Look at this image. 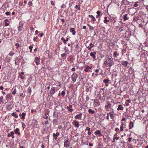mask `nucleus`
<instances>
[{
  "label": "nucleus",
  "mask_w": 148,
  "mask_h": 148,
  "mask_svg": "<svg viewBox=\"0 0 148 148\" xmlns=\"http://www.w3.org/2000/svg\"><path fill=\"white\" fill-rule=\"evenodd\" d=\"M114 64L113 60L111 58L108 57L106 60L104 61L103 65L106 67L110 68Z\"/></svg>",
  "instance_id": "nucleus-1"
},
{
  "label": "nucleus",
  "mask_w": 148,
  "mask_h": 148,
  "mask_svg": "<svg viewBox=\"0 0 148 148\" xmlns=\"http://www.w3.org/2000/svg\"><path fill=\"white\" fill-rule=\"evenodd\" d=\"M79 122L77 121L76 120H74L73 121L72 124L74 125V126L76 128H78L79 127Z\"/></svg>",
  "instance_id": "nucleus-2"
},
{
  "label": "nucleus",
  "mask_w": 148,
  "mask_h": 148,
  "mask_svg": "<svg viewBox=\"0 0 148 148\" xmlns=\"http://www.w3.org/2000/svg\"><path fill=\"white\" fill-rule=\"evenodd\" d=\"M77 74L75 73H73L72 77V80L73 82H75L76 81V79L77 78Z\"/></svg>",
  "instance_id": "nucleus-3"
},
{
  "label": "nucleus",
  "mask_w": 148,
  "mask_h": 148,
  "mask_svg": "<svg viewBox=\"0 0 148 148\" xmlns=\"http://www.w3.org/2000/svg\"><path fill=\"white\" fill-rule=\"evenodd\" d=\"M40 58L38 57H36L35 58L34 62L36 63L37 65H38L40 64Z\"/></svg>",
  "instance_id": "nucleus-4"
},
{
  "label": "nucleus",
  "mask_w": 148,
  "mask_h": 148,
  "mask_svg": "<svg viewBox=\"0 0 148 148\" xmlns=\"http://www.w3.org/2000/svg\"><path fill=\"white\" fill-rule=\"evenodd\" d=\"M72 106L71 105H69V106H67V108L68 111L70 112H72L73 111V109L72 108Z\"/></svg>",
  "instance_id": "nucleus-5"
},
{
  "label": "nucleus",
  "mask_w": 148,
  "mask_h": 148,
  "mask_svg": "<svg viewBox=\"0 0 148 148\" xmlns=\"http://www.w3.org/2000/svg\"><path fill=\"white\" fill-rule=\"evenodd\" d=\"M82 115V113H80L79 114H77L76 115L75 117V118L76 119H81V117Z\"/></svg>",
  "instance_id": "nucleus-6"
},
{
  "label": "nucleus",
  "mask_w": 148,
  "mask_h": 148,
  "mask_svg": "<svg viewBox=\"0 0 148 148\" xmlns=\"http://www.w3.org/2000/svg\"><path fill=\"white\" fill-rule=\"evenodd\" d=\"M95 135L99 134V136H102V134L101 133V131L99 130L95 131Z\"/></svg>",
  "instance_id": "nucleus-7"
},
{
  "label": "nucleus",
  "mask_w": 148,
  "mask_h": 148,
  "mask_svg": "<svg viewBox=\"0 0 148 148\" xmlns=\"http://www.w3.org/2000/svg\"><path fill=\"white\" fill-rule=\"evenodd\" d=\"M69 142L67 140L65 141L64 143V145L65 147H69Z\"/></svg>",
  "instance_id": "nucleus-8"
},
{
  "label": "nucleus",
  "mask_w": 148,
  "mask_h": 148,
  "mask_svg": "<svg viewBox=\"0 0 148 148\" xmlns=\"http://www.w3.org/2000/svg\"><path fill=\"white\" fill-rule=\"evenodd\" d=\"M59 135V133L58 132H57L56 134L53 133V136L54 137V139L56 140L57 138V136H58Z\"/></svg>",
  "instance_id": "nucleus-9"
},
{
  "label": "nucleus",
  "mask_w": 148,
  "mask_h": 148,
  "mask_svg": "<svg viewBox=\"0 0 148 148\" xmlns=\"http://www.w3.org/2000/svg\"><path fill=\"white\" fill-rule=\"evenodd\" d=\"M117 110H122L123 109V107L121 105H119L118 106Z\"/></svg>",
  "instance_id": "nucleus-10"
},
{
  "label": "nucleus",
  "mask_w": 148,
  "mask_h": 148,
  "mask_svg": "<svg viewBox=\"0 0 148 148\" xmlns=\"http://www.w3.org/2000/svg\"><path fill=\"white\" fill-rule=\"evenodd\" d=\"M70 32L72 33L73 35H75V29L73 28H71L70 29Z\"/></svg>",
  "instance_id": "nucleus-11"
},
{
  "label": "nucleus",
  "mask_w": 148,
  "mask_h": 148,
  "mask_svg": "<svg viewBox=\"0 0 148 148\" xmlns=\"http://www.w3.org/2000/svg\"><path fill=\"white\" fill-rule=\"evenodd\" d=\"M19 129L18 128H16L14 130V133L16 134H17L18 135H20V133L19 132Z\"/></svg>",
  "instance_id": "nucleus-12"
},
{
  "label": "nucleus",
  "mask_w": 148,
  "mask_h": 148,
  "mask_svg": "<svg viewBox=\"0 0 148 148\" xmlns=\"http://www.w3.org/2000/svg\"><path fill=\"white\" fill-rule=\"evenodd\" d=\"M121 63L124 66H126L127 65L128 62L127 61H123L121 62Z\"/></svg>",
  "instance_id": "nucleus-13"
},
{
  "label": "nucleus",
  "mask_w": 148,
  "mask_h": 148,
  "mask_svg": "<svg viewBox=\"0 0 148 148\" xmlns=\"http://www.w3.org/2000/svg\"><path fill=\"white\" fill-rule=\"evenodd\" d=\"M96 53L95 52H91L90 53V55L92 56L93 58H95V55L96 54Z\"/></svg>",
  "instance_id": "nucleus-14"
},
{
  "label": "nucleus",
  "mask_w": 148,
  "mask_h": 148,
  "mask_svg": "<svg viewBox=\"0 0 148 148\" xmlns=\"http://www.w3.org/2000/svg\"><path fill=\"white\" fill-rule=\"evenodd\" d=\"M87 66H88V65H86L85 66V69L84 71L86 72H90V71L89 70L88 67H87Z\"/></svg>",
  "instance_id": "nucleus-15"
},
{
  "label": "nucleus",
  "mask_w": 148,
  "mask_h": 148,
  "mask_svg": "<svg viewBox=\"0 0 148 148\" xmlns=\"http://www.w3.org/2000/svg\"><path fill=\"white\" fill-rule=\"evenodd\" d=\"M134 126V124L132 122L130 121V125L129 126V128L130 129H131Z\"/></svg>",
  "instance_id": "nucleus-16"
},
{
  "label": "nucleus",
  "mask_w": 148,
  "mask_h": 148,
  "mask_svg": "<svg viewBox=\"0 0 148 148\" xmlns=\"http://www.w3.org/2000/svg\"><path fill=\"white\" fill-rule=\"evenodd\" d=\"M88 16L90 18H91V21H95V18L92 15H89Z\"/></svg>",
  "instance_id": "nucleus-17"
},
{
  "label": "nucleus",
  "mask_w": 148,
  "mask_h": 148,
  "mask_svg": "<svg viewBox=\"0 0 148 148\" xmlns=\"http://www.w3.org/2000/svg\"><path fill=\"white\" fill-rule=\"evenodd\" d=\"M88 112L89 113L94 114L95 113V111L94 110L91 109H89L88 110Z\"/></svg>",
  "instance_id": "nucleus-18"
},
{
  "label": "nucleus",
  "mask_w": 148,
  "mask_h": 148,
  "mask_svg": "<svg viewBox=\"0 0 148 148\" xmlns=\"http://www.w3.org/2000/svg\"><path fill=\"white\" fill-rule=\"evenodd\" d=\"M55 91V88L53 87L51 88V90L50 91V93L51 94H53L54 93Z\"/></svg>",
  "instance_id": "nucleus-19"
},
{
  "label": "nucleus",
  "mask_w": 148,
  "mask_h": 148,
  "mask_svg": "<svg viewBox=\"0 0 148 148\" xmlns=\"http://www.w3.org/2000/svg\"><path fill=\"white\" fill-rule=\"evenodd\" d=\"M24 74V73L23 72H22L19 75V77L20 78H21L22 79H23L24 78V77L23 76V75Z\"/></svg>",
  "instance_id": "nucleus-20"
},
{
  "label": "nucleus",
  "mask_w": 148,
  "mask_h": 148,
  "mask_svg": "<svg viewBox=\"0 0 148 148\" xmlns=\"http://www.w3.org/2000/svg\"><path fill=\"white\" fill-rule=\"evenodd\" d=\"M119 55V53H118L116 51H114L113 53V56L115 57H117Z\"/></svg>",
  "instance_id": "nucleus-21"
},
{
  "label": "nucleus",
  "mask_w": 148,
  "mask_h": 148,
  "mask_svg": "<svg viewBox=\"0 0 148 148\" xmlns=\"http://www.w3.org/2000/svg\"><path fill=\"white\" fill-rule=\"evenodd\" d=\"M94 102L95 103V106H98L100 104L99 102L97 100H95Z\"/></svg>",
  "instance_id": "nucleus-22"
},
{
  "label": "nucleus",
  "mask_w": 148,
  "mask_h": 148,
  "mask_svg": "<svg viewBox=\"0 0 148 148\" xmlns=\"http://www.w3.org/2000/svg\"><path fill=\"white\" fill-rule=\"evenodd\" d=\"M127 14H125L123 16V19L124 21L127 20L128 19V18L127 17Z\"/></svg>",
  "instance_id": "nucleus-23"
},
{
  "label": "nucleus",
  "mask_w": 148,
  "mask_h": 148,
  "mask_svg": "<svg viewBox=\"0 0 148 148\" xmlns=\"http://www.w3.org/2000/svg\"><path fill=\"white\" fill-rule=\"evenodd\" d=\"M12 116H14L16 118H17L18 117V116L16 115V112H14L12 113Z\"/></svg>",
  "instance_id": "nucleus-24"
},
{
  "label": "nucleus",
  "mask_w": 148,
  "mask_h": 148,
  "mask_svg": "<svg viewBox=\"0 0 148 148\" xmlns=\"http://www.w3.org/2000/svg\"><path fill=\"white\" fill-rule=\"evenodd\" d=\"M11 96L10 94H8L6 96V99H11Z\"/></svg>",
  "instance_id": "nucleus-25"
},
{
  "label": "nucleus",
  "mask_w": 148,
  "mask_h": 148,
  "mask_svg": "<svg viewBox=\"0 0 148 148\" xmlns=\"http://www.w3.org/2000/svg\"><path fill=\"white\" fill-rule=\"evenodd\" d=\"M14 133L13 131L11 132L10 133H9L8 136V137H10L11 136H12L14 135Z\"/></svg>",
  "instance_id": "nucleus-26"
},
{
  "label": "nucleus",
  "mask_w": 148,
  "mask_h": 148,
  "mask_svg": "<svg viewBox=\"0 0 148 148\" xmlns=\"http://www.w3.org/2000/svg\"><path fill=\"white\" fill-rule=\"evenodd\" d=\"M3 96H1L0 97V104L1 103H3Z\"/></svg>",
  "instance_id": "nucleus-27"
},
{
  "label": "nucleus",
  "mask_w": 148,
  "mask_h": 148,
  "mask_svg": "<svg viewBox=\"0 0 148 148\" xmlns=\"http://www.w3.org/2000/svg\"><path fill=\"white\" fill-rule=\"evenodd\" d=\"M107 18V17L106 16L104 18L105 19L103 21L104 23H106V24H107V22H109V20H107L106 19Z\"/></svg>",
  "instance_id": "nucleus-28"
},
{
  "label": "nucleus",
  "mask_w": 148,
  "mask_h": 148,
  "mask_svg": "<svg viewBox=\"0 0 148 148\" xmlns=\"http://www.w3.org/2000/svg\"><path fill=\"white\" fill-rule=\"evenodd\" d=\"M49 117V115L48 114H45V115L44 116L43 118L46 119H48Z\"/></svg>",
  "instance_id": "nucleus-29"
},
{
  "label": "nucleus",
  "mask_w": 148,
  "mask_h": 148,
  "mask_svg": "<svg viewBox=\"0 0 148 148\" xmlns=\"http://www.w3.org/2000/svg\"><path fill=\"white\" fill-rule=\"evenodd\" d=\"M109 81V80L108 79H105L103 81V82L106 84L108 83Z\"/></svg>",
  "instance_id": "nucleus-30"
},
{
  "label": "nucleus",
  "mask_w": 148,
  "mask_h": 148,
  "mask_svg": "<svg viewBox=\"0 0 148 148\" xmlns=\"http://www.w3.org/2000/svg\"><path fill=\"white\" fill-rule=\"evenodd\" d=\"M119 138V137H115V136H114V137L113 138V139L114 140V141H113L112 142H114L115 141V140H114L115 139H116V140H117Z\"/></svg>",
  "instance_id": "nucleus-31"
},
{
  "label": "nucleus",
  "mask_w": 148,
  "mask_h": 148,
  "mask_svg": "<svg viewBox=\"0 0 148 148\" xmlns=\"http://www.w3.org/2000/svg\"><path fill=\"white\" fill-rule=\"evenodd\" d=\"M111 104L110 103L108 104V105L106 106L105 107L106 109H108V107H111Z\"/></svg>",
  "instance_id": "nucleus-32"
},
{
  "label": "nucleus",
  "mask_w": 148,
  "mask_h": 148,
  "mask_svg": "<svg viewBox=\"0 0 148 148\" xmlns=\"http://www.w3.org/2000/svg\"><path fill=\"white\" fill-rule=\"evenodd\" d=\"M80 5H76L75 6V8L77 9V10H80Z\"/></svg>",
  "instance_id": "nucleus-33"
},
{
  "label": "nucleus",
  "mask_w": 148,
  "mask_h": 148,
  "mask_svg": "<svg viewBox=\"0 0 148 148\" xmlns=\"http://www.w3.org/2000/svg\"><path fill=\"white\" fill-rule=\"evenodd\" d=\"M109 113L110 114V116L111 117V118L112 119H113V118L114 117V116L113 115V114H112L111 112H109Z\"/></svg>",
  "instance_id": "nucleus-34"
},
{
  "label": "nucleus",
  "mask_w": 148,
  "mask_h": 148,
  "mask_svg": "<svg viewBox=\"0 0 148 148\" xmlns=\"http://www.w3.org/2000/svg\"><path fill=\"white\" fill-rule=\"evenodd\" d=\"M25 115H26V114H25V113L23 112L22 113V118L23 119H25Z\"/></svg>",
  "instance_id": "nucleus-35"
},
{
  "label": "nucleus",
  "mask_w": 148,
  "mask_h": 148,
  "mask_svg": "<svg viewBox=\"0 0 148 148\" xmlns=\"http://www.w3.org/2000/svg\"><path fill=\"white\" fill-rule=\"evenodd\" d=\"M27 90L28 92L29 93H31L32 92V90L31 88L30 87L28 88Z\"/></svg>",
  "instance_id": "nucleus-36"
},
{
  "label": "nucleus",
  "mask_w": 148,
  "mask_h": 148,
  "mask_svg": "<svg viewBox=\"0 0 148 148\" xmlns=\"http://www.w3.org/2000/svg\"><path fill=\"white\" fill-rule=\"evenodd\" d=\"M13 90V89H12V90ZM16 89L15 88L14 89V91L12 92V94H13V95L15 94L16 93Z\"/></svg>",
  "instance_id": "nucleus-37"
},
{
  "label": "nucleus",
  "mask_w": 148,
  "mask_h": 148,
  "mask_svg": "<svg viewBox=\"0 0 148 148\" xmlns=\"http://www.w3.org/2000/svg\"><path fill=\"white\" fill-rule=\"evenodd\" d=\"M65 92L64 91H63L61 92V95L62 97H64V96Z\"/></svg>",
  "instance_id": "nucleus-38"
},
{
  "label": "nucleus",
  "mask_w": 148,
  "mask_h": 148,
  "mask_svg": "<svg viewBox=\"0 0 148 148\" xmlns=\"http://www.w3.org/2000/svg\"><path fill=\"white\" fill-rule=\"evenodd\" d=\"M14 53L12 51H11L9 53V55L11 56H12L14 55Z\"/></svg>",
  "instance_id": "nucleus-39"
},
{
  "label": "nucleus",
  "mask_w": 148,
  "mask_h": 148,
  "mask_svg": "<svg viewBox=\"0 0 148 148\" xmlns=\"http://www.w3.org/2000/svg\"><path fill=\"white\" fill-rule=\"evenodd\" d=\"M134 6L135 7H137L138 6V5L137 4V2H136L134 5Z\"/></svg>",
  "instance_id": "nucleus-40"
},
{
  "label": "nucleus",
  "mask_w": 148,
  "mask_h": 148,
  "mask_svg": "<svg viewBox=\"0 0 148 148\" xmlns=\"http://www.w3.org/2000/svg\"><path fill=\"white\" fill-rule=\"evenodd\" d=\"M10 14V12H5V14L7 15H9Z\"/></svg>",
  "instance_id": "nucleus-41"
},
{
  "label": "nucleus",
  "mask_w": 148,
  "mask_h": 148,
  "mask_svg": "<svg viewBox=\"0 0 148 148\" xmlns=\"http://www.w3.org/2000/svg\"><path fill=\"white\" fill-rule=\"evenodd\" d=\"M32 46H30L29 47V49H30V52H31L32 51Z\"/></svg>",
  "instance_id": "nucleus-42"
},
{
  "label": "nucleus",
  "mask_w": 148,
  "mask_h": 148,
  "mask_svg": "<svg viewBox=\"0 0 148 148\" xmlns=\"http://www.w3.org/2000/svg\"><path fill=\"white\" fill-rule=\"evenodd\" d=\"M96 13L97 15H100V12L99 11H97Z\"/></svg>",
  "instance_id": "nucleus-43"
},
{
  "label": "nucleus",
  "mask_w": 148,
  "mask_h": 148,
  "mask_svg": "<svg viewBox=\"0 0 148 148\" xmlns=\"http://www.w3.org/2000/svg\"><path fill=\"white\" fill-rule=\"evenodd\" d=\"M90 47H94L92 43H90Z\"/></svg>",
  "instance_id": "nucleus-44"
},
{
  "label": "nucleus",
  "mask_w": 148,
  "mask_h": 148,
  "mask_svg": "<svg viewBox=\"0 0 148 148\" xmlns=\"http://www.w3.org/2000/svg\"><path fill=\"white\" fill-rule=\"evenodd\" d=\"M86 130L88 131H90V128L88 127H87L86 128Z\"/></svg>",
  "instance_id": "nucleus-45"
},
{
  "label": "nucleus",
  "mask_w": 148,
  "mask_h": 148,
  "mask_svg": "<svg viewBox=\"0 0 148 148\" xmlns=\"http://www.w3.org/2000/svg\"><path fill=\"white\" fill-rule=\"evenodd\" d=\"M51 4L53 5H55V3L54 2L51 1Z\"/></svg>",
  "instance_id": "nucleus-46"
},
{
  "label": "nucleus",
  "mask_w": 148,
  "mask_h": 148,
  "mask_svg": "<svg viewBox=\"0 0 148 148\" xmlns=\"http://www.w3.org/2000/svg\"><path fill=\"white\" fill-rule=\"evenodd\" d=\"M66 56V54L65 53H63L61 54V56L62 57H64Z\"/></svg>",
  "instance_id": "nucleus-47"
},
{
  "label": "nucleus",
  "mask_w": 148,
  "mask_h": 148,
  "mask_svg": "<svg viewBox=\"0 0 148 148\" xmlns=\"http://www.w3.org/2000/svg\"><path fill=\"white\" fill-rule=\"evenodd\" d=\"M5 25L6 26H8L9 25V23H7V22H5Z\"/></svg>",
  "instance_id": "nucleus-48"
},
{
  "label": "nucleus",
  "mask_w": 148,
  "mask_h": 148,
  "mask_svg": "<svg viewBox=\"0 0 148 148\" xmlns=\"http://www.w3.org/2000/svg\"><path fill=\"white\" fill-rule=\"evenodd\" d=\"M43 34H44L43 33H41L39 35V36H40L41 37H42L43 36Z\"/></svg>",
  "instance_id": "nucleus-49"
},
{
  "label": "nucleus",
  "mask_w": 148,
  "mask_h": 148,
  "mask_svg": "<svg viewBox=\"0 0 148 148\" xmlns=\"http://www.w3.org/2000/svg\"><path fill=\"white\" fill-rule=\"evenodd\" d=\"M120 129L121 131H123V126H121L120 127Z\"/></svg>",
  "instance_id": "nucleus-50"
},
{
  "label": "nucleus",
  "mask_w": 148,
  "mask_h": 148,
  "mask_svg": "<svg viewBox=\"0 0 148 148\" xmlns=\"http://www.w3.org/2000/svg\"><path fill=\"white\" fill-rule=\"evenodd\" d=\"M94 29V28L92 26H90V29L91 30H93Z\"/></svg>",
  "instance_id": "nucleus-51"
},
{
  "label": "nucleus",
  "mask_w": 148,
  "mask_h": 148,
  "mask_svg": "<svg viewBox=\"0 0 148 148\" xmlns=\"http://www.w3.org/2000/svg\"><path fill=\"white\" fill-rule=\"evenodd\" d=\"M61 39L63 41H65V39L63 38V37H62L61 38Z\"/></svg>",
  "instance_id": "nucleus-52"
},
{
  "label": "nucleus",
  "mask_w": 148,
  "mask_h": 148,
  "mask_svg": "<svg viewBox=\"0 0 148 148\" xmlns=\"http://www.w3.org/2000/svg\"><path fill=\"white\" fill-rule=\"evenodd\" d=\"M64 4H63L61 6V8H63L64 7Z\"/></svg>",
  "instance_id": "nucleus-53"
},
{
  "label": "nucleus",
  "mask_w": 148,
  "mask_h": 148,
  "mask_svg": "<svg viewBox=\"0 0 148 148\" xmlns=\"http://www.w3.org/2000/svg\"><path fill=\"white\" fill-rule=\"evenodd\" d=\"M75 70V69L74 68H73L71 69V71H74Z\"/></svg>",
  "instance_id": "nucleus-54"
},
{
  "label": "nucleus",
  "mask_w": 148,
  "mask_h": 148,
  "mask_svg": "<svg viewBox=\"0 0 148 148\" xmlns=\"http://www.w3.org/2000/svg\"><path fill=\"white\" fill-rule=\"evenodd\" d=\"M3 87L2 86H1L0 87V89L3 90Z\"/></svg>",
  "instance_id": "nucleus-55"
},
{
  "label": "nucleus",
  "mask_w": 148,
  "mask_h": 148,
  "mask_svg": "<svg viewBox=\"0 0 148 148\" xmlns=\"http://www.w3.org/2000/svg\"><path fill=\"white\" fill-rule=\"evenodd\" d=\"M128 139H129V140H128L130 142L132 140V138H129Z\"/></svg>",
  "instance_id": "nucleus-56"
},
{
  "label": "nucleus",
  "mask_w": 148,
  "mask_h": 148,
  "mask_svg": "<svg viewBox=\"0 0 148 148\" xmlns=\"http://www.w3.org/2000/svg\"><path fill=\"white\" fill-rule=\"evenodd\" d=\"M89 145L90 146H93V145L91 143H89Z\"/></svg>",
  "instance_id": "nucleus-57"
},
{
  "label": "nucleus",
  "mask_w": 148,
  "mask_h": 148,
  "mask_svg": "<svg viewBox=\"0 0 148 148\" xmlns=\"http://www.w3.org/2000/svg\"><path fill=\"white\" fill-rule=\"evenodd\" d=\"M125 118H123L122 119L121 121H125Z\"/></svg>",
  "instance_id": "nucleus-58"
},
{
  "label": "nucleus",
  "mask_w": 148,
  "mask_h": 148,
  "mask_svg": "<svg viewBox=\"0 0 148 148\" xmlns=\"http://www.w3.org/2000/svg\"><path fill=\"white\" fill-rule=\"evenodd\" d=\"M95 71L96 73H98L99 72V70L98 69H97L95 70Z\"/></svg>",
  "instance_id": "nucleus-59"
},
{
  "label": "nucleus",
  "mask_w": 148,
  "mask_h": 148,
  "mask_svg": "<svg viewBox=\"0 0 148 148\" xmlns=\"http://www.w3.org/2000/svg\"><path fill=\"white\" fill-rule=\"evenodd\" d=\"M91 134V133L90 132V131H88V135H90Z\"/></svg>",
  "instance_id": "nucleus-60"
},
{
  "label": "nucleus",
  "mask_w": 148,
  "mask_h": 148,
  "mask_svg": "<svg viewBox=\"0 0 148 148\" xmlns=\"http://www.w3.org/2000/svg\"><path fill=\"white\" fill-rule=\"evenodd\" d=\"M83 29H85L86 28V26H84L83 27Z\"/></svg>",
  "instance_id": "nucleus-61"
},
{
  "label": "nucleus",
  "mask_w": 148,
  "mask_h": 148,
  "mask_svg": "<svg viewBox=\"0 0 148 148\" xmlns=\"http://www.w3.org/2000/svg\"><path fill=\"white\" fill-rule=\"evenodd\" d=\"M87 67H88V68H89V69H90L92 68V66H87Z\"/></svg>",
  "instance_id": "nucleus-62"
},
{
  "label": "nucleus",
  "mask_w": 148,
  "mask_h": 148,
  "mask_svg": "<svg viewBox=\"0 0 148 148\" xmlns=\"http://www.w3.org/2000/svg\"><path fill=\"white\" fill-rule=\"evenodd\" d=\"M119 130V129L118 128H116L115 129V131L116 132H118V131Z\"/></svg>",
  "instance_id": "nucleus-63"
},
{
  "label": "nucleus",
  "mask_w": 148,
  "mask_h": 148,
  "mask_svg": "<svg viewBox=\"0 0 148 148\" xmlns=\"http://www.w3.org/2000/svg\"><path fill=\"white\" fill-rule=\"evenodd\" d=\"M87 48L89 50H90L91 49V47H90V46H88V47H87Z\"/></svg>",
  "instance_id": "nucleus-64"
}]
</instances>
